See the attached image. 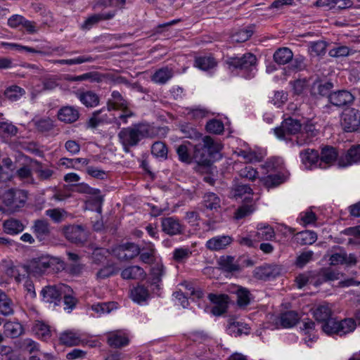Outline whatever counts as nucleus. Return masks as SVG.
<instances>
[{
  "instance_id": "1",
  "label": "nucleus",
  "mask_w": 360,
  "mask_h": 360,
  "mask_svg": "<svg viewBox=\"0 0 360 360\" xmlns=\"http://www.w3.org/2000/svg\"><path fill=\"white\" fill-rule=\"evenodd\" d=\"M152 127L148 122H137L124 127L117 134L118 141L125 153L137 146L144 139L152 135Z\"/></svg>"
},
{
  "instance_id": "2",
  "label": "nucleus",
  "mask_w": 360,
  "mask_h": 360,
  "mask_svg": "<svg viewBox=\"0 0 360 360\" xmlns=\"http://www.w3.org/2000/svg\"><path fill=\"white\" fill-rule=\"evenodd\" d=\"M193 160L198 165L209 166L212 162V157L221 150L220 144L214 142L210 136H203L193 146Z\"/></svg>"
},
{
  "instance_id": "3",
  "label": "nucleus",
  "mask_w": 360,
  "mask_h": 360,
  "mask_svg": "<svg viewBox=\"0 0 360 360\" xmlns=\"http://www.w3.org/2000/svg\"><path fill=\"white\" fill-rule=\"evenodd\" d=\"M227 63L231 67L243 70L246 72L245 78L251 79L256 72L257 58L254 54L247 53L240 57L229 58Z\"/></svg>"
},
{
  "instance_id": "4",
  "label": "nucleus",
  "mask_w": 360,
  "mask_h": 360,
  "mask_svg": "<svg viewBox=\"0 0 360 360\" xmlns=\"http://www.w3.org/2000/svg\"><path fill=\"white\" fill-rule=\"evenodd\" d=\"M329 325L323 326V333L328 335L343 336L347 333L353 332L356 326V321L352 318H347L338 321L336 319L330 320Z\"/></svg>"
},
{
  "instance_id": "5",
  "label": "nucleus",
  "mask_w": 360,
  "mask_h": 360,
  "mask_svg": "<svg viewBox=\"0 0 360 360\" xmlns=\"http://www.w3.org/2000/svg\"><path fill=\"white\" fill-rule=\"evenodd\" d=\"M2 202L12 212L23 207L27 200L26 192L22 190L8 189L1 195Z\"/></svg>"
},
{
  "instance_id": "6",
  "label": "nucleus",
  "mask_w": 360,
  "mask_h": 360,
  "mask_svg": "<svg viewBox=\"0 0 360 360\" xmlns=\"http://www.w3.org/2000/svg\"><path fill=\"white\" fill-rule=\"evenodd\" d=\"M56 258L49 255H41L31 260L27 266V272L34 276L44 274L48 269L56 263Z\"/></svg>"
},
{
  "instance_id": "7",
  "label": "nucleus",
  "mask_w": 360,
  "mask_h": 360,
  "mask_svg": "<svg viewBox=\"0 0 360 360\" xmlns=\"http://www.w3.org/2000/svg\"><path fill=\"white\" fill-rule=\"evenodd\" d=\"M69 290L68 285L60 283L56 285H48L42 288L41 295L43 297V300L48 303H54L58 305L62 300L63 293Z\"/></svg>"
},
{
  "instance_id": "8",
  "label": "nucleus",
  "mask_w": 360,
  "mask_h": 360,
  "mask_svg": "<svg viewBox=\"0 0 360 360\" xmlns=\"http://www.w3.org/2000/svg\"><path fill=\"white\" fill-rule=\"evenodd\" d=\"M341 126L347 132H354L360 127V111L355 108L346 109L341 116Z\"/></svg>"
},
{
  "instance_id": "9",
  "label": "nucleus",
  "mask_w": 360,
  "mask_h": 360,
  "mask_svg": "<svg viewBox=\"0 0 360 360\" xmlns=\"http://www.w3.org/2000/svg\"><path fill=\"white\" fill-rule=\"evenodd\" d=\"M301 127L300 121L288 117L281 122L279 127L274 129V133L279 139L287 141L288 136L297 134L301 130Z\"/></svg>"
},
{
  "instance_id": "10",
  "label": "nucleus",
  "mask_w": 360,
  "mask_h": 360,
  "mask_svg": "<svg viewBox=\"0 0 360 360\" xmlns=\"http://www.w3.org/2000/svg\"><path fill=\"white\" fill-rule=\"evenodd\" d=\"M319 131L316 129L315 125L309 122L306 123L296 136V144L298 146H302L309 144L318 135Z\"/></svg>"
},
{
  "instance_id": "11",
  "label": "nucleus",
  "mask_w": 360,
  "mask_h": 360,
  "mask_svg": "<svg viewBox=\"0 0 360 360\" xmlns=\"http://www.w3.org/2000/svg\"><path fill=\"white\" fill-rule=\"evenodd\" d=\"M207 297L214 304L211 310L213 315L218 316L226 312L229 302V297L227 295L210 293Z\"/></svg>"
},
{
  "instance_id": "12",
  "label": "nucleus",
  "mask_w": 360,
  "mask_h": 360,
  "mask_svg": "<svg viewBox=\"0 0 360 360\" xmlns=\"http://www.w3.org/2000/svg\"><path fill=\"white\" fill-rule=\"evenodd\" d=\"M161 227L164 233L171 236L182 234L184 231V225L174 217L162 218Z\"/></svg>"
},
{
  "instance_id": "13",
  "label": "nucleus",
  "mask_w": 360,
  "mask_h": 360,
  "mask_svg": "<svg viewBox=\"0 0 360 360\" xmlns=\"http://www.w3.org/2000/svg\"><path fill=\"white\" fill-rule=\"evenodd\" d=\"M233 242L232 236L220 235L211 238L207 240L205 247L207 250L218 252L226 249Z\"/></svg>"
},
{
  "instance_id": "14",
  "label": "nucleus",
  "mask_w": 360,
  "mask_h": 360,
  "mask_svg": "<svg viewBox=\"0 0 360 360\" xmlns=\"http://www.w3.org/2000/svg\"><path fill=\"white\" fill-rule=\"evenodd\" d=\"M107 343L113 348H121L129 344V334L123 330L109 332L107 334Z\"/></svg>"
},
{
  "instance_id": "15",
  "label": "nucleus",
  "mask_w": 360,
  "mask_h": 360,
  "mask_svg": "<svg viewBox=\"0 0 360 360\" xmlns=\"http://www.w3.org/2000/svg\"><path fill=\"white\" fill-rule=\"evenodd\" d=\"M63 233L71 243L79 244L86 240V234L81 225H70L63 229Z\"/></svg>"
},
{
  "instance_id": "16",
  "label": "nucleus",
  "mask_w": 360,
  "mask_h": 360,
  "mask_svg": "<svg viewBox=\"0 0 360 360\" xmlns=\"http://www.w3.org/2000/svg\"><path fill=\"white\" fill-rule=\"evenodd\" d=\"M31 230L39 242L46 240L51 235L50 224L46 219L34 221Z\"/></svg>"
},
{
  "instance_id": "17",
  "label": "nucleus",
  "mask_w": 360,
  "mask_h": 360,
  "mask_svg": "<svg viewBox=\"0 0 360 360\" xmlns=\"http://www.w3.org/2000/svg\"><path fill=\"white\" fill-rule=\"evenodd\" d=\"M354 96L348 91L340 90L329 95L330 103L335 106L341 107L353 102Z\"/></svg>"
},
{
  "instance_id": "18",
  "label": "nucleus",
  "mask_w": 360,
  "mask_h": 360,
  "mask_svg": "<svg viewBox=\"0 0 360 360\" xmlns=\"http://www.w3.org/2000/svg\"><path fill=\"white\" fill-rule=\"evenodd\" d=\"M58 119L65 123H73L79 117V112L76 107L72 105L63 106L57 113Z\"/></svg>"
},
{
  "instance_id": "19",
  "label": "nucleus",
  "mask_w": 360,
  "mask_h": 360,
  "mask_svg": "<svg viewBox=\"0 0 360 360\" xmlns=\"http://www.w3.org/2000/svg\"><path fill=\"white\" fill-rule=\"evenodd\" d=\"M360 161V145L351 147L343 156L338 158L340 167H347Z\"/></svg>"
},
{
  "instance_id": "20",
  "label": "nucleus",
  "mask_w": 360,
  "mask_h": 360,
  "mask_svg": "<svg viewBox=\"0 0 360 360\" xmlns=\"http://www.w3.org/2000/svg\"><path fill=\"white\" fill-rule=\"evenodd\" d=\"M333 88V84L331 82L315 81L311 86V94L314 97L327 96L329 98L330 91Z\"/></svg>"
},
{
  "instance_id": "21",
  "label": "nucleus",
  "mask_w": 360,
  "mask_h": 360,
  "mask_svg": "<svg viewBox=\"0 0 360 360\" xmlns=\"http://www.w3.org/2000/svg\"><path fill=\"white\" fill-rule=\"evenodd\" d=\"M314 317L316 321L321 324V328L323 332V326L325 325H329L330 320H333L332 317V310L328 305H320L319 306L314 312Z\"/></svg>"
},
{
  "instance_id": "22",
  "label": "nucleus",
  "mask_w": 360,
  "mask_h": 360,
  "mask_svg": "<svg viewBox=\"0 0 360 360\" xmlns=\"http://www.w3.org/2000/svg\"><path fill=\"white\" fill-rule=\"evenodd\" d=\"M76 96L79 101L86 108H94L100 103L99 96L91 90L78 91Z\"/></svg>"
},
{
  "instance_id": "23",
  "label": "nucleus",
  "mask_w": 360,
  "mask_h": 360,
  "mask_svg": "<svg viewBox=\"0 0 360 360\" xmlns=\"http://www.w3.org/2000/svg\"><path fill=\"white\" fill-rule=\"evenodd\" d=\"M61 345L72 347L83 343L82 335L74 330H65L63 332L59 338Z\"/></svg>"
},
{
  "instance_id": "24",
  "label": "nucleus",
  "mask_w": 360,
  "mask_h": 360,
  "mask_svg": "<svg viewBox=\"0 0 360 360\" xmlns=\"http://www.w3.org/2000/svg\"><path fill=\"white\" fill-rule=\"evenodd\" d=\"M129 102L124 98L118 91H113L111 98L107 101V109L108 111L122 110L129 108Z\"/></svg>"
},
{
  "instance_id": "25",
  "label": "nucleus",
  "mask_w": 360,
  "mask_h": 360,
  "mask_svg": "<svg viewBox=\"0 0 360 360\" xmlns=\"http://www.w3.org/2000/svg\"><path fill=\"white\" fill-rule=\"evenodd\" d=\"M254 274L257 278L266 281L274 278L279 272L276 266L266 264L257 267Z\"/></svg>"
},
{
  "instance_id": "26",
  "label": "nucleus",
  "mask_w": 360,
  "mask_h": 360,
  "mask_svg": "<svg viewBox=\"0 0 360 360\" xmlns=\"http://www.w3.org/2000/svg\"><path fill=\"white\" fill-rule=\"evenodd\" d=\"M300 157L303 165L307 168H312L316 167L319 160V154L318 150L314 149H305L300 152Z\"/></svg>"
},
{
  "instance_id": "27",
  "label": "nucleus",
  "mask_w": 360,
  "mask_h": 360,
  "mask_svg": "<svg viewBox=\"0 0 360 360\" xmlns=\"http://www.w3.org/2000/svg\"><path fill=\"white\" fill-rule=\"evenodd\" d=\"M25 229L24 224L18 219L10 218L3 223L4 231L9 235H16Z\"/></svg>"
},
{
  "instance_id": "28",
  "label": "nucleus",
  "mask_w": 360,
  "mask_h": 360,
  "mask_svg": "<svg viewBox=\"0 0 360 360\" xmlns=\"http://www.w3.org/2000/svg\"><path fill=\"white\" fill-rule=\"evenodd\" d=\"M340 276L341 274L338 270L331 268L324 269L320 272L314 285L318 286L325 282L337 281L340 278Z\"/></svg>"
},
{
  "instance_id": "29",
  "label": "nucleus",
  "mask_w": 360,
  "mask_h": 360,
  "mask_svg": "<svg viewBox=\"0 0 360 360\" xmlns=\"http://www.w3.org/2000/svg\"><path fill=\"white\" fill-rule=\"evenodd\" d=\"M317 240V235L312 231H303L294 235V240L300 245H311Z\"/></svg>"
},
{
  "instance_id": "30",
  "label": "nucleus",
  "mask_w": 360,
  "mask_h": 360,
  "mask_svg": "<svg viewBox=\"0 0 360 360\" xmlns=\"http://www.w3.org/2000/svg\"><path fill=\"white\" fill-rule=\"evenodd\" d=\"M145 276L146 273L143 269L136 265L128 266L121 272V277L125 280L140 279L144 278Z\"/></svg>"
},
{
  "instance_id": "31",
  "label": "nucleus",
  "mask_w": 360,
  "mask_h": 360,
  "mask_svg": "<svg viewBox=\"0 0 360 360\" xmlns=\"http://www.w3.org/2000/svg\"><path fill=\"white\" fill-rule=\"evenodd\" d=\"M293 58L292 51L288 47L278 49L274 53V60L279 65H285Z\"/></svg>"
},
{
  "instance_id": "32",
  "label": "nucleus",
  "mask_w": 360,
  "mask_h": 360,
  "mask_svg": "<svg viewBox=\"0 0 360 360\" xmlns=\"http://www.w3.org/2000/svg\"><path fill=\"white\" fill-rule=\"evenodd\" d=\"M300 319L299 314L295 311H288L280 315L279 321L283 328H292Z\"/></svg>"
},
{
  "instance_id": "33",
  "label": "nucleus",
  "mask_w": 360,
  "mask_h": 360,
  "mask_svg": "<svg viewBox=\"0 0 360 360\" xmlns=\"http://www.w3.org/2000/svg\"><path fill=\"white\" fill-rule=\"evenodd\" d=\"M218 262L224 271L232 273L240 270V266L235 261L234 257L229 255L221 256Z\"/></svg>"
},
{
  "instance_id": "34",
  "label": "nucleus",
  "mask_w": 360,
  "mask_h": 360,
  "mask_svg": "<svg viewBox=\"0 0 360 360\" xmlns=\"http://www.w3.org/2000/svg\"><path fill=\"white\" fill-rule=\"evenodd\" d=\"M202 204L207 210H217L221 206V200L216 193L209 192L204 195Z\"/></svg>"
},
{
  "instance_id": "35",
  "label": "nucleus",
  "mask_w": 360,
  "mask_h": 360,
  "mask_svg": "<svg viewBox=\"0 0 360 360\" xmlns=\"http://www.w3.org/2000/svg\"><path fill=\"white\" fill-rule=\"evenodd\" d=\"M254 32V26L250 25L247 27L240 29L233 33L231 39L233 42L242 43L248 41Z\"/></svg>"
},
{
  "instance_id": "36",
  "label": "nucleus",
  "mask_w": 360,
  "mask_h": 360,
  "mask_svg": "<svg viewBox=\"0 0 360 360\" xmlns=\"http://www.w3.org/2000/svg\"><path fill=\"white\" fill-rule=\"evenodd\" d=\"M217 64L214 58L211 56H199L195 59V66L205 71L214 68Z\"/></svg>"
},
{
  "instance_id": "37",
  "label": "nucleus",
  "mask_w": 360,
  "mask_h": 360,
  "mask_svg": "<svg viewBox=\"0 0 360 360\" xmlns=\"http://www.w3.org/2000/svg\"><path fill=\"white\" fill-rule=\"evenodd\" d=\"M132 253H130L131 255H127V251L125 250V248L124 247V244L120 245L117 248L114 250V253L116 255V257L122 261H129L136 256H138L140 253V248L139 245H132Z\"/></svg>"
},
{
  "instance_id": "38",
  "label": "nucleus",
  "mask_w": 360,
  "mask_h": 360,
  "mask_svg": "<svg viewBox=\"0 0 360 360\" xmlns=\"http://www.w3.org/2000/svg\"><path fill=\"white\" fill-rule=\"evenodd\" d=\"M104 111V108L94 111L87 122L88 127L95 129L99 125L108 122V116L106 114H103Z\"/></svg>"
},
{
  "instance_id": "39",
  "label": "nucleus",
  "mask_w": 360,
  "mask_h": 360,
  "mask_svg": "<svg viewBox=\"0 0 360 360\" xmlns=\"http://www.w3.org/2000/svg\"><path fill=\"white\" fill-rule=\"evenodd\" d=\"M188 145L193 147V144H192L189 141H185L184 143L179 145L176 148V153L179 156V160L184 163L190 164L192 162L193 160V154L191 155L189 153V149Z\"/></svg>"
},
{
  "instance_id": "40",
  "label": "nucleus",
  "mask_w": 360,
  "mask_h": 360,
  "mask_svg": "<svg viewBox=\"0 0 360 360\" xmlns=\"http://www.w3.org/2000/svg\"><path fill=\"white\" fill-rule=\"evenodd\" d=\"M89 163V160L86 158H63L60 160V165L65 166L66 168L79 169L80 165H87Z\"/></svg>"
},
{
  "instance_id": "41",
  "label": "nucleus",
  "mask_w": 360,
  "mask_h": 360,
  "mask_svg": "<svg viewBox=\"0 0 360 360\" xmlns=\"http://www.w3.org/2000/svg\"><path fill=\"white\" fill-rule=\"evenodd\" d=\"M32 330L39 338L44 340H47L51 336L50 326L41 321H35Z\"/></svg>"
},
{
  "instance_id": "42",
  "label": "nucleus",
  "mask_w": 360,
  "mask_h": 360,
  "mask_svg": "<svg viewBox=\"0 0 360 360\" xmlns=\"http://www.w3.org/2000/svg\"><path fill=\"white\" fill-rule=\"evenodd\" d=\"M131 298L139 304L146 301L149 297V292L147 288L143 285H137L131 290Z\"/></svg>"
},
{
  "instance_id": "43",
  "label": "nucleus",
  "mask_w": 360,
  "mask_h": 360,
  "mask_svg": "<svg viewBox=\"0 0 360 360\" xmlns=\"http://www.w3.org/2000/svg\"><path fill=\"white\" fill-rule=\"evenodd\" d=\"M172 77V70L165 67L155 71V72L152 76V81L158 84H165Z\"/></svg>"
},
{
  "instance_id": "44",
  "label": "nucleus",
  "mask_w": 360,
  "mask_h": 360,
  "mask_svg": "<svg viewBox=\"0 0 360 360\" xmlns=\"http://www.w3.org/2000/svg\"><path fill=\"white\" fill-rule=\"evenodd\" d=\"M338 153L335 148L326 146L321 150V162L319 165H321V162L332 164L337 160H338Z\"/></svg>"
},
{
  "instance_id": "45",
  "label": "nucleus",
  "mask_w": 360,
  "mask_h": 360,
  "mask_svg": "<svg viewBox=\"0 0 360 360\" xmlns=\"http://www.w3.org/2000/svg\"><path fill=\"white\" fill-rule=\"evenodd\" d=\"M4 94L8 100L16 101L25 94V91L17 85H11L5 89Z\"/></svg>"
},
{
  "instance_id": "46",
  "label": "nucleus",
  "mask_w": 360,
  "mask_h": 360,
  "mask_svg": "<svg viewBox=\"0 0 360 360\" xmlns=\"http://www.w3.org/2000/svg\"><path fill=\"white\" fill-rule=\"evenodd\" d=\"M5 333L12 338H18L23 333V327L18 322L8 321L4 324Z\"/></svg>"
},
{
  "instance_id": "47",
  "label": "nucleus",
  "mask_w": 360,
  "mask_h": 360,
  "mask_svg": "<svg viewBox=\"0 0 360 360\" xmlns=\"http://www.w3.org/2000/svg\"><path fill=\"white\" fill-rule=\"evenodd\" d=\"M181 131L184 137L190 139L194 141H200L203 136L195 127L191 124H184L181 126Z\"/></svg>"
},
{
  "instance_id": "48",
  "label": "nucleus",
  "mask_w": 360,
  "mask_h": 360,
  "mask_svg": "<svg viewBox=\"0 0 360 360\" xmlns=\"http://www.w3.org/2000/svg\"><path fill=\"white\" fill-rule=\"evenodd\" d=\"M151 153L157 158L166 160L168 149L166 144L162 141H156L151 146Z\"/></svg>"
},
{
  "instance_id": "49",
  "label": "nucleus",
  "mask_w": 360,
  "mask_h": 360,
  "mask_svg": "<svg viewBox=\"0 0 360 360\" xmlns=\"http://www.w3.org/2000/svg\"><path fill=\"white\" fill-rule=\"evenodd\" d=\"M18 129L17 127L8 122H0V136L2 138L8 139L17 134Z\"/></svg>"
},
{
  "instance_id": "50",
  "label": "nucleus",
  "mask_w": 360,
  "mask_h": 360,
  "mask_svg": "<svg viewBox=\"0 0 360 360\" xmlns=\"http://www.w3.org/2000/svg\"><path fill=\"white\" fill-rule=\"evenodd\" d=\"M260 181L266 188H271L281 184L284 179L281 174H274L262 177Z\"/></svg>"
},
{
  "instance_id": "51",
  "label": "nucleus",
  "mask_w": 360,
  "mask_h": 360,
  "mask_svg": "<svg viewBox=\"0 0 360 360\" xmlns=\"http://www.w3.org/2000/svg\"><path fill=\"white\" fill-rule=\"evenodd\" d=\"M237 304L240 308L247 307L250 302V292L245 288L240 287L236 292Z\"/></svg>"
},
{
  "instance_id": "52",
  "label": "nucleus",
  "mask_w": 360,
  "mask_h": 360,
  "mask_svg": "<svg viewBox=\"0 0 360 360\" xmlns=\"http://www.w3.org/2000/svg\"><path fill=\"white\" fill-rule=\"evenodd\" d=\"M14 313L13 304L12 300L5 293L0 300V314L7 316Z\"/></svg>"
},
{
  "instance_id": "53",
  "label": "nucleus",
  "mask_w": 360,
  "mask_h": 360,
  "mask_svg": "<svg viewBox=\"0 0 360 360\" xmlns=\"http://www.w3.org/2000/svg\"><path fill=\"white\" fill-rule=\"evenodd\" d=\"M244 328L247 330H249L248 328L243 326L242 323L233 321L229 323L227 326L226 333L234 337L240 336L243 333L248 334V331H243Z\"/></svg>"
},
{
  "instance_id": "54",
  "label": "nucleus",
  "mask_w": 360,
  "mask_h": 360,
  "mask_svg": "<svg viewBox=\"0 0 360 360\" xmlns=\"http://www.w3.org/2000/svg\"><path fill=\"white\" fill-rule=\"evenodd\" d=\"M2 46L6 49H13V50L18 51L19 52H21L22 51H26L27 52L39 53L41 55L46 54V53L43 51L37 50L34 48L26 46H22L21 44H16V43L2 42Z\"/></svg>"
},
{
  "instance_id": "55",
  "label": "nucleus",
  "mask_w": 360,
  "mask_h": 360,
  "mask_svg": "<svg viewBox=\"0 0 360 360\" xmlns=\"http://www.w3.org/2000/svg\"><path fill=\"white\" fill-rule=\"evenodd\" d=\"M45 214L55 223H60L63 221L68 216V212L66 211L59 208L47 210Z\"/></svg>"
},
{
  "instance_id": "56",
  "label": "nucleus",
  "mask_w": 360,
  "mask_h": 360,
  "mask_svg": "<svg viewBox=\"0 0 360 360\" xmlns=\"http://www.w3.org/2000/svg\"><path fill=\"white\" fill-rule=\"evenodd\" d=\"M68 79L71 82L90 80L91 82H98L101 81V75L96 72H86L78 76H70Z\"/></svg>"
},
{
  "instance_id": "57",
  "label": "nucleus",
  "mask_w": 360,
  "mask_h": 360,
  "mask_svg": "<svg viewBox=\"0 0 360 360\" xmlns=\"http://www.w3.org/2000/svg\"><path fill=\"white\" fill-rule=\"evenodd\" d=\"M165 274V268L162 264H157L154 266L151 270L152 284L158 285Z\"/></svg>"
},
{
  "instance_id": "58",
  "label": "nucleus",
  "mask_w": 360,
  "mask_h": 360,
  "mask_svg": "<svg viewBox=\"0 0 360 360\" xmlns=\"http://www.w3.org/2000/svg\"><path fill=\"white\" fill-rule=\"evenodd\" d=\"M191 254V251L188 248H175L173 251V259L181 263L187 259Z\"/></svg>"
},
{
  "instance_id": "59",
  "label": "nucleus",
  "mask_w": 360,
  "mask_h": 360,
  "mask_svg": "<svg viewBox=\"0 0 360 360\" xmlns=\"http://www.w3.org/2000/svg\"><path fill=\"white\" fill-rule=\"evenodd\" d=\"M114 307V302H98L92 304L91 308L98 315H102L110 312Z\"/></svg>"
},
{
  "instance_id": "60",
  "label": "nucleus",
  "mask_w": 360,
  "mask_h": 360,
  "mask_svg": "<svg viewBox=\"0 0 360 360\" xmlns=\"http://www.w3.org/2000/svg\"><path fill=\"white\" fill-rule=\"evenodd\" d=\"M70 291L68 292V290L65 292V293H63L62 295V299L63 302L64 303V305L65 306L64 307L65 309H70L72 310L77 304V299L75 296H73V290L69 286Z\"/></svg>"
},
{
  "instance_id": "61",
  "label": "nucleus",
  "mask_w": 360,
  "mask_h": 360,
  "mask_svg": "<svg viewBox=\"0 0 360 360\" xmlns=\"http://www.w3.org/2000/svg\"><path fill=\"white\" fill-rule=\"evenodd\" d=\"M117 272L118 269L114 264H107L97 272L96 277L99 279H104L117 274Z\"/></svg>"
},
{
  "instance_id": "62",
  "label": "nucleus",
  "mask_w": 360,
  "mask_h": 360,
  "mask_svg": "<svg viewBox=\"0 0 360 360\" xmlns=\"http://www.w3.org/2000/svg\"><path fill=\"white\" fill-rule=\"evenodd\" d=\"M205 129L210 133L219 134L224 131V127L222 122L213 119L207 122Z\"/></svg>"
},
{
  "instance_id": "63",
  "label": "nucleus",
  "mask_w": 360,
  "mask_h": 360,
  "mask_svg": "<svg viewBox=\"0 0 360 360\" xmlns=\"http://www.w3.org/2000/svg\"><path fill=\"white\" fill-rule=\"evenodd\" d=\"M238 174L243 179L254 181L257 178L258 172L252 166L248 165L240 169Z\"/></svg>"
},
{
  "instance_id": "64",
  "label": "nucleus",
  "mask_w": 360,
  "mask_h": 360,
  "mask_svg": "<svg viewBox=\"0 0 360 360\" xmlns=\"http://www.w3.org/2000/svg\"><path fill=\"white\" fill-rule=\"evenodd\" d=\"M101 21V16L98 13L93 14L89 16L84 22L80 25L82 30H89L94 25Z\"/></svg>"
}]
</instances>
